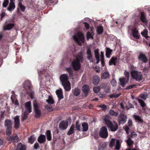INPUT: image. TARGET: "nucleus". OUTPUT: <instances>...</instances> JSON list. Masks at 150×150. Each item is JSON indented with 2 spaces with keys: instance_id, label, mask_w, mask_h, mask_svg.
<instances>
[{
  "instance_id": "f257e3e1",
  "label": "nucleus",
  "mask_w": 150,
  "mask_h": 150,
  "mask_svg": "<svg viewBox=\"0 0 150 150\" xmlns=\"http://www.w3.org/2000/svg\"><path fill=\"white\" fill-rule=\"evenodd\" d=\"M83 60V53L82 52H80L72 62V66L75 70L78 71L79 70L81 67L80 62H82Z\"/></svg>"
},
{
  "instance_id": "f03ea898",
  "label": "nucleus",
  "mask_w": 150,
  "mask_h": 150,
  "mask_svg": "<svg viewBox=\"0 0 150 150\" xmlns=\"http://www.w3.org/2000/svg\"><path fill=\"white\" fill-rule=\"evenodd\" d=\"M60 79L65 90L66 91H69L71 89V85L68 80L67 75L65 74L62 75L60 77Z\"/></svg>"
},
{
  "instance_id": "7ed1b4c3",
  "label": "nucleus",
  "mask_w": 150,
  "mask_h": 150,
  "mask_svg": "<svg viewBox=\"0 0 150 150\" xmlns=\"http://www.w3.org/2000/svg\"><path fill=\"white\" fill-rule=\"evenodd\" d=\"M73 38L78 45H81V43L84 42V37L83 33L80 32H78L73 36Z\"/></svg>"
},
{
  "instance_id": "20e7f679",
  "label": "nucleus",
  "mask_w": 150,
  "mask_h": 150,
  "mask_svg": "<svg viewBox=\"0 0 150 150\" xmlns=\"http://www.w3.org/2000/svg\"><path fill=\"white\" fill-rule=\"evenodd\" d=\"M105 124L108 127L110 128L112 131H115L118 128V124L115 122H112L108 120L105 121Z\"/></svg>"
},
{
  "instance_id": "39448f33",
  "label": "nucleus",
  "mask_w": 150,
  "mask_h": 150,
  "mask_svg": "<svg viewBox=\"0 0 150 150\" xmlns=\"http://www.w3.org/2000/svg\"><path fill=\"white\" fill-rule=\"evenodd\" d=\"M131 75L132 78L138 81H141L143 77L141 73L137 71H132L131 72Z\"/></svg>"
},
{
  "instance_id": "423d86ee",
  "label": "nucleus",
  "mask_w": 150,
  "mask_h": 150,
  "mask_svg": "<svg viewBox=\"0 0 150 150\" xmlns=\"http://www.w3.org/2000/svg\"><path fill=\"white\" fill-rule=\"evenodd\" d=\"M99 135L103 138H106L108 137V132L106 127L104 126L101 128L99 131Z\"/></svg>"
},
{
  "instance_id": "0eeeda50",
  "label": "nucleus",
  "mask_w": 150,
  "mask_h": 150,
  "mask_svg": "<svg viewBox=\"0 0 150 150\" xmlns=\"http://www.w3.org/2000/svg\"><path fill=\"white\" fill-rule=\"evenodd\" d=\"M127 117L126 115L122 113H121L119 116L118 121L120 124H124L126 122Z\"/></svg>"
},
{
  "instance_id": "6e6552de",
  "label": "nucleus",
  "mask_w": 150,
  "mask_h": 150,
  "mask_svg": "<svg viewBox=\"0 0 150 150\" xmlns=\"http://www.w3.org/2000/svg\"><path fill=\"white\" fill-rule=\"evenodd\" d=\"M86 54L87 55V58L88 60H89L91 62H93V59L91 50L90 48L88 47L87 48Z\"/></svg>"
},
{
  "instance_id": "1a4fd4ad",
  "label": "nucleus",
  "mask_w": 150,
  "mask_h": 150,
  "mask_svg": "<svg viewBox=\"0 0 150 150\" xmlns=\"http://www.w3.org/2000/svg\"><path fill=\"white\" fill-rule=\"evenodd\" d=\"M14 120V127L16 129H18L20 127V122L19 120V117L16 115L13 118Z\"/></svg>"
},
{
  "instance_id": "9d476101",
  "label": "nucleus",
  "mask_w": 150,
  "mask_h": 150,
  "mask_svg": "<svg viewBox=\"0 0 150 150\" xmlns=\"http://www.w3.org/2000/svg\"><path fill=\"white\" fill-rule=\"evenodd\" d=\"M33 107L35 117H39L40 115V112L38 109L36 102L35 101L33 102Z\"/></svg>"
},
{
  "instance_id": "9b49d317",
  "label": "nucleus",
  "mask_w": 150,
  "mask_h": 150,
  "mask_svg": "<svg viewBox=\"0 0 150 150\" xmlns=\"http://www.w3.org/2000/svg\"><path fill=\"white\" fill-rule=\"evenodd\" d=\"M119 81L120 85L122 87H124L125 85L128 82L129 80H128V79L125 78L123 77L120 78Z\"/></svg>"
},
{
  "instance_id": "f8f14e48",
  "label": "nucleus",
  "mask_w": 150,
  "mask_h": 150,
  "mask_svg": "<svg viewBox=\"0 0 150 150\" xmlns=\"http://www.w3.org/2000/svg\"><path fill=\"white\" fill-rule=\"evenodd\" d=\"M55 93L57 96L59 100H60L63 98V93L62 92V90L61 88H59L56 91Z\"/></svg>"
},
{
  "instance_id": "ddd939ff",
  "label": "nucleus",
  "mask_w": 150,
  "mask_h": 150,
  "mask_svg": "<svg viewBox=\"0 0 150 150\" xmlns=\"http://www.w3.org/2000/svg\"><path fill=\"white\" fill-rule=\"evenodd\" d=\"M14 26V24L13 23H9L4 25L3 27L4 30H10L12 29Z\"/></svg>"
},
{
  "instance_id": "4468645a",
  "label": "nucleus",
  "mask_w": 150,
  "mask_h": 150,
  "mask_svg": "<svg viewBox=\"0 0 150 150\" xmlns=\"http://www.w3.org/2000/svg\"><path fill=\"white\" fill-rule=\"evenodd\" d=\"M68 122L66 121H62L59 124V128L62 130H64L66 129L68 126Z\"/></svg>"
},
{
  "instance_id": "2eb2a0df",
  "label": "nucleus",
  "mask_w": 150,
  "mask_h": 150,
  "mask_svg": "<svg viewBox=\"0 0 150 150\" xmlns=\"http://www.w3.org/2000/svg\"><path fill=\"white\" fill-rule=\"evenodd\" d=\"M82 91L85 94V96H86L88 94L89 91V88L88 85H85L82 87Z\"/></svg>"
},
{
  "instance_id": "dca6fc26",
  "label": "nucleus",
  "mask_w": 150,
  "mask_h": 150,
  "mask_svg": "<svg viewBox=\"0 0 150 150\" xmlns=\"http://www.w3.org/2000/svg\"><path fill=\"white\" fill-rule=\"evenodd\" d=\"M25 106L26 110L28 111V113H30L31 112V102L30 101L26 102L25 104Z\"/></svg>"
},
{
  "instance_id": "f3484780",
  "label": "nucleus",
  "mask_w": 150,
  "mask_h": 150,
  "mask_svg": "<svg viewBox=\"0 0 150 150\" xmlns=\"http://www.w3.org/2000/svg\"><path fill=\"white\" fill-rule=\"evenodd\" d=\"M91 32H90L89 31L86 34V37L88 39L91 38L92 39H93V36L94 35V32L93 31L94 30V29L93 28H91Z\"/></svg>"
},
{
  "instance_id": "a211bd4d",
  "label": "nucleus",
  "mask_w": 150,
  "mask_h": 150,
  "mask_svg": "<svg viewBox=\"0 0 150 150\" xmlns=\"http://www.w3.org/2000/svg\"><path fill=\"white\" fill-rule=\"evenodd\" d=\"M12 122L11 120H6L5 121L4 126L6 128H12Z\"/></svg>"
},
{
  "instance_id": "6ab92c4d",
  "label": "nucleus",
  "mask_w": 150,
  "mask_h": 150,
  "mask_svg": "<svg viewBox=\"0 0 150 150\" xmlns=\"http://www.w3.org/2000/svg\"><path fill=\"white\" fill-rule=\"evenodd\" d=\"M132 33L133 37L136 39L139 38V34L138 33V30H137L136 28H134L133 30L132 31Z\"/></svg>"
},
{
  "instance_id": "aec40b11",
  "label": "nucleus",
  "mask_w": 150,
  "mask_h": 150,
  "mask_svg": "<svg viewBox=\"0 0 150 150\" xmlns=\"http://www.w3.org/2000/svg\"><path fill=\"white\" fill-rule=\"evenodd\" d=\"M38 141L40 144L44 143L46 141L45 136L43 135H40L38 138Z\"/></svg>"
},
{
  "instance_id": "412c9836",
  "label": "nucleus",
  "mask_w": 150,
  "mask_h": 150,
  "mask_svg": "<svg viewBox=\"0 0 150 150\" xmlns=\"http://www.w3.org/2000/svg\"><path fill=\"white\" fill-rule=\"evenodd\" d=\"M18 138L17 135H16L15 136L13 137L8 136L7 137V139L10 141L14 142H18Z\"/></svg>"
},
{
  "instance_id": "4be33fe9",
  "label": "nucleus",
  "mask_w": 150,
  "mask_h": 150,
  "mask_svg": "<svg viewBox=\"0 0 150 150\" xmlns=\"http://www.w3.org/2000/svg\"><path fill=\"white\" fill-rule=\"evenodd\" d=\"M139 58L144 63H146L148 61L147 58L144 54H141L139 56Z\"/></svg>"
},
{
  "instance_id": "5701e85b",
  "label": "nucleus",
  "mask_w": 150,
  "mask_h": 150,
  "mask_svg": "<svg viewBox=\"0 0 150 150\" xmlns=\"http://www.w3.org/2000/svg\"><path fill=\"white\" fill-rule=\"evenodd\" d=\"M112 50L110 49L109 48L107 47L105 50V56L108 58H110V55H111Z\"/></svg>"
},
{
  "instance_id": "b1692460",
  "label": "nucleus",
  "mask_w": 150,
  "mask_h": 150,
  "mask_svg": "<svg viewBox=\"0 0 150 150\" xmlns=\"http://www.w3.org/2000/svg\"><path fill=\"white\" fill-rule=\"evenodd\" d=\"M88 124L85 122L82 124V130L83 132L86 131L88 129Z\"/></svg>"
},
{
  "instance_id": "393cba45",
  "label": "nucleus",
  "mask_w": 150,
  "mask_h": 150,
  "mask_svg": "<svg viewBox=\"0 0 150 150\" xmlns=\"http://www.w3.org/2000/svg\"><path fill=\"white\" fill-rule=\"evenodd\" d=\"M17 149L18 150H26V147L24 145H22L21 143H18L17 146Z\"/></svg>"
},
{
  "instance_id": "a878e982",
  "label": "nucleus",
  "mask_w": 150,
  "mask_h": 150,
  "mask_svg": "<svg viewBox=\"0 0 150 150\" xmlns=\"http://www.w3.org/2000/svg\"><path fill=\"white\" fill-rule=\"evenodd\" d=\"M117 61V58L115 57H112L109 61V65L113 64L114 65H116V62Z\"/></svg>"
},
{
  "instance_id": "bb28decb",
  "label": "nucleus",
  "mask_w": 150,
  "mask_h": 150,
  "mask_svg": "<svg viewBox=\"0 0 150 150\" xmlns=\"http://www.w3.org/2000/svg\"><path fill=\"white\" fill-rule=\"evenodd\" d=\"M15 6L14 2H11V3H10L7 10L10 11H12L15 9Z\"/></svg>"
},
{
  "instance_id": "cd10ccee",
  "label": "nucleus",
  "mask_w": 150,
  "mask_h": 150,
  "mask_svg": "<svg viewBox=\"0 0 150 150\" xmlns=\"http://www.w3.org/2000/svg\"><path fill=\"white\" fill-rule=\"evenodd\" d=\"M46 101L49 104H52L54 103L53 98L52 96L49 95L48 99L46 100Z\"/></svg>"
},
{
  "instance_id": "c85d7f7f",
  "label": "nucleus",
  "mask_w": 150,
  "mask_h": 150,
  "mask_svg": "<svg viewBox=\"0 0 150 150\" xmlns=\"http://www.w3.org/2000/svg\"><path fill=\"white\" fill-rule=\"evenodd\" d=\"M99 81V79L97 76H95L93 77V83L95 85H97L98 84Z\"/></svg>"
},
{
  "instance_id": "c756f323",
  "label": "nucleus",
  "mask_w": 150,
  "mask_h": 150,
  "mask_svg": "<svg viewBox=\"0 0 150 150\" xmlns=\"http://www.w3.org/2000/svg\"><path fill=\"white\" fill-rule=\"evenodd\" d=\"M110 76L109 73L108 72H105L101 74V78L102 79H106L109 77Z\"/></svg>"
},
{
  "instance_id": "7c9ffc66",
  "label": "nucleus",
  "mask_w": 150,
  "mask_h": 150,
  "mask_svg": "<svg viewBox=\"0 0 150 150\" xmlns=\"http://www.w3.org/2000/svg\"><path fill=\"white\" fill-rule=\"evenodd\" d=\"M73 93L74 96H77L80 94V90L79 88H76L73 91Z\"/></svg>"
},
{
  "instance_id": "2f4dec72",
  "label": "nucleus",
  "mask_w": 150,
  "mask_h": 150,
  "mask_svg": "<svg viewBox=\"0 0 150 150\" xmlns=\"http://www.w3.org/2000/svg\"><path fill=\"white\" fill-rule=\"evenodd\" d=\"M141 19L143 22L147 23V22L144 14L142 12L141 13Z\"/></svg>"
},
{
  "instance_id": "473e14b6",
  "label": "nucleus",
  "mask_w": 150,
  "mask_h": 150,
  "mask_svg": "<svg viewBox=\"0 0 150 150\" xmlns=\"http://www.w3.org/2000/svg\"><path fill=\"white\" fill-rule=\"evenodd\" d=\"M76 128L77 130L81 131L82 130V125L80 124L79 122L77 121L76 123Z\"/></svg>"
},
{
  "instance_id": "72a5a7b5",
  "label": "nucleus",
  "mask_w": 150,
  "mask_h": 150,
  "mask_svg": "<svg viewBox=\"0 0 150 150\" xmlns=\"http://www.w3.org/2000/svg\"><path fill=\"white\" fill-rule=\"evenodd\" d=\"M12 132V128H6V133L8 136H9L11 134Z\"/></svg>"
},
{
  "instance_id": "f704fd0d",
  "label": "nucleus",
  "mask_w": 150,
  "mask_h": 150,
  "mask_svg": "<svg viewBox=\"0 0 150 150\" xmlns=\"http://www.w3.org/2000/svg\"><path fill=\"white\" fill-rule=\"evenodd\" d=\"M46 135L47 140L48 141H50L52 139L50 131L49 130H47L46 132Z\"/></svg>"
},
{
  "instance_id": "c9c22d12",
  "label": "nucleus",
  "mask_w": 150,
  "mask_h": 150,
  "mask_svg": "<svg viewBox=\"0 0 150 150\" xmlns=\"http://www.w3.org/2000/svg\"><path fill=\"white\" fill-rule=\"evenodd\" d=\"M97 33L99 34H100L103 32V28L102 26H98L97 27Z\"/></svg>"
},
{
  "instance_id": "e433bc0d",
  "label": "nucleus",
  "mask_w": 150,
  "mask_h": 150,
  "mask_svg": "<svg viewBox=\"0 0 150 150\" xmlns=\"http://www.w3.org/2000/svg\"><path fill=\"white\" fill-rule=\"evenodd\" d=\"M18 6L20 8L21 11L24 12L25 10V7L22 4L21 1L19 2L18 3Z\"/></svg>"
},
{
  "instance_id": "4c0bfd02",
  "label": "nucleus",
  "mask_w": 150,
  "mask_h": 150,
  "mask_svg": "<svg viewBox=\"0 0 150 150\" xmlns=\"http://www.w3.org/2000/svg\"><path fill=\"white\" fill-rule=\"evenodd\" d=\"M28 113V111L26 110L24 113L22 115V116L23 117L22 120V121H23L27 118Z\"/></svg>"
},
{
  "instance_id": "58836bf2",
  "label": "nucleus",
  "mask_w": 150,
  "mask_h": 150,
  "mask_svg": "<svg viewBox=\"0 0 150 150\" xmlns=\"http://www.w3.org/2000/svg\"><path fill=\"white\" fill-rule=\"evenodd\" d=\"M36 139V138L34 137V136H31L28 138V141L29 143L31 144L33 143L35 141Z\"/></svg>"
},
{
  "instance_id": "ea45409f",
  "label": "nucleus",
  "mask_w": 150,
  "mask_h": 150,
  "mask_svg": "<svg viewBox=\"0 0 150 150\" xmlns=\"http://www.w3.org/2000/svg\"><path fill=\"white\" fill-rule=\"evenodd\" d=\"M74 125H72L71 126L69 130L67 133V134L68 135H70L72 134L74 132Z\"/></svg>"
},
{
  "instance_id": "a19ab883",
  "label": "nucleus",
  "mask_w": 150,
  "mask_h": 150,
  "mask_svg": "<svg viewBox=\"0 0 150 150\" xmlns=\"http://www.w3.org/2000/svg\"><path fill=\"white\" fill-rule=\"evenodd\" d=\"M93 90L94 92L96 93H98L100 90V88L99 86H97L93 88Z\"/></svg>"
},
{
  "instance_id": "79ce46f5",
  "label": "nucleus",
  "mask_w": 150,
  "mask_h": 150,
  "mask_svg": "<svg viewBox=\"0 0 150 150\" xmlns=\"http://www.w3.org/2000/svg\"><path fill=\"white\" fill-rule=\"evenodd\" d=\"M109 113L110 115L112 116H117L118 115L117 112L112 110H110Z\"/></svg>"
},
{
  "instance_id": "37998d69",
  "label": "nucleus",
  "mask_w": 150,
  "mask_h": 150,
  "mask_svg": "<svg viewBox=\"0 0 150 150\" xmlns=\"http://www.w3.org/2000/svg\"><path fill=\"white\" fill-rule=\"evenodd\" d=\"M126 142L127 144L128 145L130 146L133 144V142L131 139L129 137L127 140L126 141Z\"/></svg>"
},
{
  "instance_id": "c03bdc74",
  "label": "nucleus",
  "mask_w": 150,
  "mask_h": 150,
  "mask_svg": "<svg viewBox=\"0 0 150 150\" xmlns=\"http://www.w3.org/2000/svg\"><path fill=\"white\" fill-rule=\"evenodd\" d=\"M115 140L114 139H112L110 142L109 145L110 147H112L115 145Z\"/></svg>"
},
{
  "instance_id": "a18cd8bd",
  "label": "nucleus",
  "mask_w": 150,
  "mask_h": 150,
  "mask_svg": "<svg viewBox=\"0 0 150 150\" xmlns=\"http://www.w3.org/2000/svg\"><path fill=\"white\" fill-rule=\"evenodd\" d=\"M141 34L143 36L145 37L146 38H147V37H148L147 36L148 31L146 30H144L141 33Z\"/></svg>"
},
{
  "instance_id": "49530a36",
  "label": "nucleus",
  "mask_w": 150,
  "mask_h": 150,
  "mask_svg": "<svg viewBox=\"0 0 150 150\" xmlns=\"http://www.w3.org/2000/svg\"><path fill=\"white\" fill-rule=\"evenodd\" d=\"M120 144L119 140H117L116 142L115 149L117 150H119L120 149Z\"/></svg>"
},
{
  "instance_id": "de8ad7c7",
  "label": "nucleus",
  "mask_w": 150,
  "mask_h": 150,
  "mask_svg": "<svg viewBox=\"0 0 150 150\" xmlns=\"http://www.w3.org/2000/svg\"><path fill=\"white\" fill-rule=\"evenodd\" d=\"M137 100H138L139 102L140 103L142 107H144L146 105L145 103L143 100L141 99H137Z\"/></svg>"
},
{
  "instance_id": "09e8293b",
  "label": "nucleus",
  "mask_w": 150,
  "mask_h": 150,
  "mask_svg": "<svg viewBox=\"0 0 150 150\" xmlns=\"http://www.w3.org/2000/svg\"><path fill=\"white\" fill-rule=\"evenodd\" d=\"M120 95V94H113L109 95V97L110 98H116L118 97Z\"/></svg>"
},
{
  "instance_id": "8fccbe9b",
  "label": "nucleus",
  "mask_w": 150,
  "mask_h": 150,
  "mask_svg": "<svg viewBox=\"0 0 150 150\" xmlns=\"http://www.w3.org/2000/svg\"><path fill=\"white\" fill-rule=\"evenodd\" d=\"M24 84L25 87L29 88L30 86V83L29 81H26L24 82Z\"/></svg>"
},
{
  "instance_id": "3c124183",
  "label": "nucleus",
  "mask_w": 150,
  "mask_h": 150,
  "mask_svg": "<svg viewBox=\"0 0 150 150\" xmlns=\"http://www.w3.org/2000/svg\"><path fill=\"white\" fill-rule=\"evenodd\" d=\"M99 50L96 49L94 51L95 56V58L99 57Z\"/></svg>"
},
{
  "instance_id": "603ef678",
  "label": "nucleus",
  "mask_w": 150,
  "mask_h": 150,
  "mask_svg": "<svg viewBox=\"0 0 150 150\" xmlns=\"http://www.w3.org/2000/svg\"><path fill=\"white\" fill-rule=\"evenodd\" d=\"M9 2V0H4L3 4V6L4 7H6Z\"/></svg>"
},
{
  "instance_id": "864d4df0",
  "label": "nucleus",
  "mask_w": 150,
  "mask_h": 150,
  "mask_svg": "<svg viewBox=\"0 0 150 150\" xmlns=\"http://www.w3.org/2000/svg\"><path fill=\"white\" fill-rule=\"evenodd\" d=\"M124 75L125 77V78L128 79V80H129V73L126 71H125L124 72Z\"/></svg>"
},
{
  "instance_id": "5fc2aeb1",
  "label": "nucleus",
  "mask_w": 150,
  "mask_h": 150,
  "mask_svg": "<svg viewBox=\"0 0 150 150\" xmlns=\"http://www.w3.org/2000/svg\"><path fill=\"white\" fill-rule=\"evenodd\" d=\"M134 117L135 119L136 120H138V121L141 122L142 121V120L140 117L137 115H134Z\"/></svg>"
},
{
  "instance_id": "6e6d98bb",
  "label": "nucleus",
  "mask_w": 150,
  "mask_h": 150,
  "mask_svg": "<svg viewBox=\"0 0 150 150\" xmlns=\"http://www.w3.org/2000/svg\"><path fill=\"white\" fill-rule=\"evenodd\" d=\"M123 129L126 131V132L127 134H128L129 132V129L128 126L127 125H125L123 127Z\"/></svg>"
},
{
  "instance_id": "4d7b16f0",
  "label": "nucleus",
  "mask_w": 150,
  "mask_h": 150,
  "mask_svg": "<svg viewBox=\"0 0 150 150\" xmlns=\"http://www.w3.org/2000/svg\"><path fill=\"white\" fill-rule=\"evenodd\" d=\"M112 86H115L116 85L117 83L116 80L115 79H113L111 82Z\"/></svg>"
},
{
  "instance_id": "13d9d810",
  "label": "nucleus",
  "mask_w": 150,
  "mask_h": 150,
  "mask_svg": "<svg viewBox=\"0 0 150 150\" xmlns=\"http://www.w3.org/2000/svg\"><path fill=\"white\" fill-rule=\"evenodd\" d=\"M99 107L101 108L103 110H105L107 107L106 105L105 104L100 105Z\"/></svg>"
},
{
  "instance_id": "bf43d9fd",
  "label": "nucleus",
  "mask_w": 150,
  "mask_h": 150,
  "mask_svg": "<svg viewBox=\"0 0 150 150\" xmlns=\"http://www.w3.org/2000/svg\"><path fill=\"white\" fill-rule=\"evenodd\" d=\"M147 96V95L144 94H142L140 95V98L144 100L146 99Z\"/></svg>"
},
{
  "instance_id": "052dcab7",
  "label": "nucleus",
  "mask_w": 150,
  "mask_h": 150,
  "mask_svg": "<svg viewBox=\"0 0 150 150\" xmlns=\"http://www.w3.org/2000/svg\"><path fill=\"white\" fill-rule=\"evenodd\" d=\"M83 24L84 25L86 29H88L90 27V26L89 24L86 22L84 23Z\"/></svg>"
},
{
  "instance_id": "680f3d73",
  "label": "nucleus",
  "mask_w": 150,
  "mask_h": 150,
  "mask_svg": "<svg viewBox=\"0 0 150 150\" xmlns=\"http://www.w3.org/2000/svg\"><path fill=\"white\" fill-rule=\"evenodd\" d=\"M128 105L126 106V108L127 110L129 109V108H132L133 105L132 104L128 102Z\"/></svg>"
},
{
  "instance_id": "e2e57ef3",
  "label": "nucleus",
  "mask_w": 150,
  "mask_h": 150,
  "mask_svg": "<svg viewBox=\"0 0 150 150\" xmlns=\"http://www.w3.org/2000/svg\"><path fill=\"white\" fill-rule=\"evenodd\" d=\"M100 53H101L100 55V60H104L103 53V52H101Z\"/></svg>"
},
{
  "instance_id": "0e129e2a",
  "label": "nucleus",
  "mask_w": 150,
  "mask_h": 150,
  "mask_svg": "<svg viewBox=\"0 0 150 150\" xmlns=\"http://www.w3.org/2000/svg\"><path fill=\"white\" fill-rule=\"evenodd\" d=\"M67 71L69 72V74H72V71L70 67H68L67 68Z\"/></svg>"
},
{
  "instance_id": "69168bd1",
  "label": "nucleus",
  "mask_w": 150,
  "mask_h": 150,
  "mask_svg": "<svg viewBox=\"0 0 150 150\" xmlns=\"http://www.w3.org/2000/svg\"><path fill=\"white\" fill-rule=\"evenodd\" d=\"M131 136L132 137H136L137 136L136 133L135 132H132L131 134Z\"/></svg>"
},
{
  "instance_id": "338daca9",
  "label": "nucleus",
  "mask_w": 150,
  "mask_h": 150,
  "mask_svg": "<svg viewBox=\"0 0 150 150\" xmlns=\"http://www.w3.org/2000/svg\"><path fill=\"white\" fill-rule=\"evenodd\" d=\"M132 121L131 119H129L128 120V125L129 126H132Z\"/></svg>"
},
{
  "instance_id": "774afa93",
  "label": "nucleus",
  "mask_w": 150,
  "mask_h": 150,
  "mask_svg": "<svg viewBox=\"0 0 150 150\" xmlns=\"http://www.w3.org/2000/svg\"><path fill=\"white\" fill-rule=\"evenodd\" d=\"M39 147V144L37 143H36L34 145V147L35 149H37Z\"/></svg>"
}]
</instances>
